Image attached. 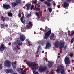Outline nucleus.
<instances>
[{
	"mask_svg": "<svg viewBox=\"0 0 74 74\" xmlns=\"http://www.w3.org/2000/svg\"><path fill=\"white\" fill-rule=\"evenodd\" d=\"M45 29H48V27H47V26H46L45 27Z\"/></svg>",
	"mask_w": 74,
	"mask_h": 74,
	"instance_id": "obj_50",
	"label": "nucleus"
},
{
	"mask_svg": "<svg viewBox=\"0 0 74 74\" xmlns=\"http://www.w3.org/2000/svg\"><path fill=\"white\" fill-rule=\"evenodd\" d=\"M53 65L52 61H49L48 63V66L50 68L51 67H52Z\"/></svg>",
	"mask_w": 74,
	"mask_h": 74,
	"instance_id": "obj_21",
	"label": "nucleus"
},
{
	"mask_svg": "<svg viewBox=\"0 0 74 74\" xmlns=\"http://www.w3.org/2000/svg\"><path fill=\"white\" fill-rule=\"evenodd\" d=\"M16 1V2H14L12 4V5L13 7H16L18 4H21L22 3V2H21V0H15Z\"/></svg>",
	"mask_w": 74,
	"mask_h": 74,
	"instance_id": "obj_8",
	"label": "nucleus"
},
{
	"mask_svg": "<svg viewBox=\"0 0 74 74\" xmlns=\"http://www.w3.org/2000/svg\"><path fill=\"white\" fill-rule=\"evenodd\" d=\"M70 57H73V53H71L69 54Z\"/></svg>",
	"mask_w": 74,
	"mask_h": 74,
	"instance_id": "obj_37",
	"label": "nucleus"
},
{
	"mask_svg": "<svg viewBox=\"0 0 74 74\" xmlns=\"http://www.w3.org/2000/svg\"><path fill=\"white\" fill-rule=\"evenodd\" d=\"M5 19L7 21H9L10 20V18L8 17H5Z\"/></svg>",
	"mask_w": 74,
	"mask_h": 74,
	"instance_id": "obj_39",
	"label": "nucleus"
},
{
	"mask_svg": "<svg viewBox=\"0 0 74 74\" xmlns=\"http://www.w3.org/2000/svg\"><path fill=\"white\" fill-rule=\"evenodd\" d=\"M57 7H58V8H59V7H60V5H58L57 6Z\"/></svg>",
	"mask_w": 74,
	"mask_h": 74,
	"instance_id": "obj_53",
	"label": "nucleus"
},
{
	"mask_svg": "<svg viewBox=\"0 0 74 74\" xmlns=\"http://www.w3.org/2000/svg\"><path fill=\"white\" fill-rule=\"evenodd\" d=\"M65 42L64 41H62L60 42V43L59 44L60 47L62 48H63L64 47V44Z\"/></svg>",
	"mask_w": 74,
	"mask_h": 74,
	"instance_id": "obj_11",
	"label": "nucleus"
},
{
	"mask_svg": "<svg viewBox=\"0 0 74 74\" xmlns=\"http://www.w3.org/2000/svg\"><path fill=\"white\" fill-rule=\"evenodd\" d=\"M55 37V35L53 33H52L50 37V38L51 40H52Z\"/></svg>",
	"mask_w": 74,
	"mask_h": 74,
	"instance_id": "obj_24",
	"label": "nucleus"
},
{
	"mask_svg": "<svg viewBox=\"0 0 74 74\" xmlns=\"http://www.w3.org/2000/svg\"><path fill=\"white\" fill-rule=\"evenodd\" d=\"M25 36L23 34H22L20 35V39L21 41H25Z\"/></svg>",
	"mask_w": 74,
	"mask_h": 74,
	"instance_id": "obj_16",
	"label": "nucleus"
},
{
	"mask_svg": "<svg viewBox=\"0 0 74 74\" xmlns=\"http://www.w3.org/2000/svg\"><path fill=\"white\" fill-rule=\"evenodd\" d=\"M24 18V14H23L22 17L20 18V20L21 22H22L23 23H24V21H23Z\"/></svg>",
	"mask_w": 74,
	"mask_h": 74,
	"instance_id": "obj_25",
	"label": "nucleus"
},
{
	"mask_svg": "<svg viewBox=\"0 0 74 74\" xmlns=\"http://www.w3.org/2000/svg\"><path fill=\"white\" fill-rule=\"evenodd\" d=\"M44 3L45 4H46L47 6L49 7L51 6V3L49 2H48L47 1H45L44 2Z\"/></svg>",
	"mask_w": 74,
	"mask_h": 74,
	"instance_id": "obj_22",
	"label": "nucleus"
},
{
	"mask_svg": "<svg viewBox=\"0 0 74 74\" xmlns=\"http://www.w3.org/2000/svg\"><path fill=\"white\" fill-rule=\"evenodd\" d=\"M33 3L34 4H37V0H35V1H33L32 3V4H33Z\"/></svg>",
	"mask_w": 74,
	"mask_h": 74,
	"instance_id": "obj_32",
	"label": "nucleus"
},
{
	"mask_svg": "<svg viewBox=\"0 0 74 74\" xmlns=\"http://www.w3.org/2000/svg\"><path fill=\"white\" fill-rule=\"evenodd\" d=\"M7 24L5 23H3L1 24V29H5L7 28Z\"/></svg>",
	"mask_w": 74,
	"mask_h": 74,
	"instance_id": "obj_12",
	"label": "nucleus"
},
{
	"mask_svg": "<svg viewBox=\"0 0 74 74\" xmlns=\"http://www.w3.org/2000/svg\"><path fill=\"white\" fill-rule=\"evenodd\" d=\"M47 1H48L49 3H51V0H47Z\"/></svg>",
	"mask_w": 74,
	"mask_h": 74,
	"instance_id": "obj_49",
	"label": "nucleus"
},
{
	"mask_svg": "<svg viewBox=\"0 0 74 74\" xmlns=\"http://www.w3.org/2000/svg\"><path fill=\"white\" fill-rule=\"evenodd\" d=\"M42 31H43V32H44V29H42Z\"/></svg>",
	"mask_w": 74,
	"mask_h": 74,
	"instance_id": "obj_54",
	"label": "nucleus"
},
{
	"mask_svg": "<svg viewBox=\"0 0 74 74\" xmlns=\"http://www.w3.org/2000/svg\"><path fill=\"white\" fill-rule=\"evenodd\" d=\"M14 73V70L13 69L10 68V69H6V73Z\"/></svg>",
	"mask_w": 74,
	"mask_h": 74,
	"instance_id": "obj_14",
	"label": "nucleus"
},
{
	"mask_svg": "<svg viewBox=\"0 0 74 74\" xmlns=\"http://www.w3.org/2000/svg\"><path fill=\"white\" fill-rule=\"evenodd\" d=\"M40 49H41V46L39 45L38 46L37 51L36 52V55H38V53H39V55H40L41 53V51H40Z\"/></svg>",
	"mask_w": 74,
	"mask_h": 74,
	"instance_id": "obj_10",
	"label": "nucleus"
},
{
	"mask_svg": "<svg viewBox=\"0 0 74 74\" xmlns=\"http://www.w3.org/2000/svg\"><path fill=\"white\" fill-rule=\"evenodd\" d=\"M8 16L10 17H12V13L11 12H8Z\"/></svg>",
	"mask_w": 74,
	"mask_h": 74,
	"instance_id": "obj_28",
	"label": "nucleus"
},
{
	"mask_svg": "<svg viewBox=\"0 0 74 74\" xmlns=\"http://www.w3.org/2000/svg\"><path fill=\"white\" fill-rule=\"evenodd\" d=\"M2 7L3 9H9L10 8V6L9 5H7V4H3Z\"/></svg>",
	"mask_w": 74,
	"mask_h": 74,
	"instance_id": "obj_13",
	"label": "nucleus"
},
{
	"mask_svg": "<svg viewBox=\"0 0 74 74\" xmlns=\"http://www.w3.org/2000/svg\"><path fill=\"white\" fill-rule=\"evenodd\" d=\"M25 7H27V10H29V8L30 7V5L29 4H26L25 5Z\"/></svg>",
	"mask_w": 74,
	"mask_h": 74,
	"instance_id": "obj_29",
	"label": "nucleus"
},
{
	"mask_svg": "<svg viewBox=\"0 0 74 74\" xmlns=\"http://www.w3.org/2000/svg\"><path fill=\"white\" fill-rule=\"evenodd\" d=\"M40 10H41V8H36V11H40Z\"/></svg>",
	"mask_w": 74,
	"mask_h": 74,
	"instance_id": "obj_33",
	"label": "nucleus"
},
{
	"mask_svg": "<svg viewBox=\"0 0 74 74\" xmlns=\"http://www.w3.org/2000/svg\"><path fill=\"white\" fill-rule=\"evenodd\" d=\"M5 17H1V20L3 22H5Z\"/></svg>",
	"mask_w": 74,
	"mask_h": 74,
	"instance_id": "obj_27",
	"label": "nucleus"
},
{
	"mask_svg": "<svg viewBox=\"0 0 74 74\" xmlns=\"http://www.w3.org/2000/svg\"><path fill=\"white\" fill-rule=\"evenodd\" d=\"M33 9L34 10H36V8H34H34H33Z\"/></svg>",
	"mask_w": 74,
	"mask_h": 74,
	"instance_id": "obj_52",
	"label": "nucleus"
},
{
	"mask_svg": "<svg viewBox=\"0 0 74 74\" xmlns=\"http://www.w3.org/2000/svg\"><path fill=\"white\" fill-rule=\"evenodd\" d=\"M44 51H42V53H44Z\"/></svg>",
	"mask_w": 74,
	"mask_h": 74,
	"instance_id": "obj_55",
	"label": "nucleus"
},
{
	"mask_svg": "<svg viewBox=\"0 0 74 74\" xmlns=\"http://www.w3.org/2000/svg\"><path fill=\"white\" fill-rule=\"evenodd\" d=\"M53 5L54 7H56V3H53Z\"/></svg>",
	"mask_w": 74,
	"mask_h": 74,
	"instance_id": "obj_47",
	"label": "nucleus"
},
{
	"mask_svg": "<svg viewBox=\"0 0 74 74\" xmlns=\"http://www.w3.org/2000/svg\"><path fill=\"white\" fill-rule=\"evenodd\" d=\"M64 66L63 64L57 66V70L56 71L57 73H60H60L61 74H64L65 73V70L64 69Z\"/></svg>",
	"mask_w": 74,
	"mask_h": 74,
	"instance_id": "obj_3",
	"label": "nucleus"
},
{
	"mask_svg": "<svg viewBox=\"0 0 74 74\" xmlns=\"http://www.w3.org/2000/svg\"><path fill=\"white\" fill-rule=\"evenodd\" d=\"M74 38H72L71 40V43H73L74 42Z\"/></svg>",
	"mask_w": 74,
	"mask_h": 74,
	"instance_id": "obj_38",
	"label": "nucleus"
},
{
	"mask_svg": "<svg viewBox=\"0 0 74 74\" xmlns=\"http://www.w3.org/2000/svg\"><path fill=\"white\" fill-rule=\"evenodd\" d=\"M36 15H37V16H39V13L37 12H36L35 13Z\"/></svg>",
	"mask_w": 74,
	"mask_h": 74,
	"instance_id": "obj_40",
	"label": "nucleus"
},
{
	"mask_svg": "<svg viewBox=\"0 0 74 74\" xmlns=\"http://www.w3.org/2000/svg\"><path fill=\"white\" fill-rule=\"evenodd\" d=\"M6 48V47L4 45H2L0 46V51L2 52L4 51V49Z\"/></svg>",
	"mask_w": 74,
	"mask_h": 74,
	"instance_id": "obj_17",
	"label": "nucleus"
},
{
	"mask_svg": "<svg viewBox=\"0 0 74 74\" xmlns=\"http://www.w3.org/2000/svg\"><path fill=\"white\" fill-rule=\"evenodd\" d=\"M17 71L18 72L19 74L21 73V74H26V72L25 70H23L21 69V68H19L18 69Z\"/></svg>",
	"mask_w": 74,
	"mask_h": 74,
	"instance_id": "obj_9",
	"label": "nucleus"
},
{
	"mask_svg": "<svg viewBox=\"0 0 74 74\" xmlns=\"http://www.w3.org/2000/svg\"><path fill=\"white\" fill-rule=\"evenodd\" d=\"M48 10H49V12H52V8L51 7L48 8Z\"/></svg>",
	"mask_w": 74,
	"mask_h": 74,
	"instance_id": "obj_31",
	"label": "nucleus"
},
{
	"mask_svg": "<svg viewBox=\"0 0 74 74\" xmlns=\"http://www.w3.org/2000/svg\"><path fill=\"white\" fill-rule=\"evenodd\" d=\"M59 41L56 40L55 42L54 46L56 48H58L59 47Z\"/></svg>",
	"mask_w": 74,
	"mask_h": 74,
	"instance_id": "obj_18",
	"label": "nucleus"
},
{
	"mask_svg": "<svg viewBox=\"0 0 74 74\" xmlns=\"http://www.w3.org/2000/svg\"><path fill=\"white\" fill-rule=\"evenodd\" d=\"M49 74H54L53 72L52 71H51L49 73Z\"/></svg>",
	"mask_w": 74,
	"mask_h": 74,
	"instance_id": "obj_43",
	"label": "nucleus"
},
{
	"mask_svg": "<svg viewBox=\"0 0 74 74\" xmlns=\"http://www.w3.org/2000/svg\"><path fill=\"white\" fill-rule=\"evenodd\" d=\"M69 4L67 2H64V3L63 4V7L64 8H66V7H69Z\"/></svg>",
	"mask_w": 74,
	"mask_h": 74,
	"instance_id": "obj_19",
	"label": "nucleus"
},
{
	"mask_svg": "<svg viewBox=\"0 0 74 74\" xmlns=\"http://www.w3.org/2000/svg\"><path fill=\"white\" fill-rule=\"evenodd\" d=\"M2 67H3L2 66L0 65V70H1V69H2Z\"/></svg>",
	"mask_w": 74,
	"mask_h": 74,
	"instance_id": "obj_46",
	"label": "nucleus"
},
{
	"mask_svg": "<svg viewBox=\"0 0 74 74\" xmlns=\"http://www.w3.org/2000/svg\"><path fill=\"white\" fill-rule=\"evenodd\" d=\"M34 5H32L31 6V8H30L31 10H32L33 9V8H34Z\"/></svg>",
	"mask_w": 74,
	"mask_h": 74,
	"instance_id": "obj_36",
	"label": "nucleus"
},
{
	"mask_svg": "<svg viewBox=\"0 0 74 74\" xmlns=\"http://www.w3.org/2000/svg\"><path fill=\"white\" fill-rule=\"evenodd\" d=\"M12 74H18L16 73H13Z\"/></svg>",
	"mask_w": 74,
	"mask_h": 74,
	"instance_id": "obj_56",
	"label": "nucleus"
},
{
	"mask_svg": "<svg viewBox=\"0 0 74 74\" xmlns=\"http://www.w3.org/2000/svg\"><path fill=\"white\" fill-rule=\"evenodd\" d=\"M47 32V30L46 29H44V33H45L44 37L45 39L48 38L49 37L50 35H51V33H52V31L51 30H49Z\"/></svg>",
	"mask_w": 74,
	"mask_h": 74,
	"instance_id": "obj_4",
	"label": "nucleus"
},
{
	"mask_svg": "<svg viewBox=\"0 0 74 74\" xmlns=\"http://www.w3.org/2000/svg\"><path fill=\"white\" fill-rule=\"evenodd\" d=\"M71 1H73V0H67V1L69 2V3H71Z\"/></svg>",
	"mask_w": 74,
	"mask_h": 74,
	"instance_id": "obj_44",
	"label": "nucleus"
},
{
	"mask_svg": "<svg viewBox=\"0 0 74 74\" xmlns=\"http://www.w3.org/2000/svg\"><path fill=\"white\" fill-rule=\"evenodd\" d=\"M28 43L29 44H30V41H28Z\"/></svg>",
	"mask_w": 74,
	"mask_h": 74,
	"instance_id": "obj_51",
	"label": "nucleus"
},
{
	"mask_svg": "<svg viewBox=\"0 0 74 74\" xmlns=\"http://www.w3.org/2000/svg\"><path fill=\"white\" fill-rule=\"evenodd\" d=\"M38 44H40L41 45H43V44H44V43H45V41H44L43 40H42L41 41H39L38 42Z\"/></svg>",
	"mask_w": 74,
	"mask_h": 74,
	"instance_id": "obj_23",
	"label": "nucleus"
},
{
	"mask_svg": "<svg viewBox=\"0 0 74 74\" xmlns=\"http://www.w3.org/2000/svg\"><path fill=\"white\" fill-rule=\"evenodd\" d=\"M26 27L28 29H31V28H32V25H31V22H29L28 25L26 26Z\"/></svg>",
	"mask_w": 74,
	"mask_h": 74,
	"instance_id": "obj_20",
	"label": "nucleus"
},
{
	"mask_svg": "<svg viewBox=\"0 0 74 74\" xmlns=\"http://www.w3.org/2000/svg\"><path fill=\"white\" fill-rule=\"evenodd\" d=\"M4 65L6 67L10 68L11 67V62L8 60H6L4 62Z\"/></svg>",
	"mask_w": 74,
	"mask_h": 74,
	"instance_id": "obj_5",
	"label": "nucleus"
},
{
	"mask_svg": "<svg viewBox=\"0 0 74 74\" xmlns=\"http://www.w3.org/2000/svg\"><path fill=\"white\" fill-rule=\"evenodd\" d=\"M67 45H66L64 46V49L65 50H66V49H67Z\"/></svg>",
	"mask_w": 74,
	"mask_h": 74,
	"instance_id": "obj_35",
	"label": "nucleus"
},
{
	"mask_svg": "<svg viewBox=\"0 0 74 74\" xmlns=\"http://www.w3.org/2000/svg\"><path fill=\"white\" fill-rule=\"evenodd\" d=\"M22 42H21L19 40H17L15 41L14 42V45H16V46L14 47L13 48V50H14L16 52H18V50L19 49L18 45H22Z\"/></svg>",
	"mask_w": 74,
	"mask_h": 74,
	"instance_id": "obj_2",
	"label": "nucleus"
},
{
	"mask_svg": "<svg viewBox=\"0 0 74 74\" xmlns=\"http://www.w3.org/2000/svg\"><path fill=\"white\" fill-rule=\"evenodd\" d=\"M71 34L72 36L74 35V32H71Z\"/></svg>",
	"mask_w": 74,
	"mask_h": 74,
	"instance_id": "obj_42",
	"label": "nucleus"
},
{
	"mask_svg": "<svg viewBox=\"0 0 74 74\" xmlns=\"http://www.w3.org/2000/svg\"><path fill=\"white\" fill-rule=\"evenodd\" d=\"M43 60L44 61H47V60H47V58H44L43 59Z\"/></svg>",
	"mask_w": 74,
	"mask_h": 74,
	"instance_id": "obj_41",
	"label": "nucleus"
},
{
	"mask_svg": "<svg viewBox=\"0 0 74 74\" xmlns=\"http://www.w3.org/2000/svg\"><path fill=\"white\" fill-rule=\"evenodd\" d=\"M47 69H48V68L46 66L43 67L42 66H40L39 67L38 70L40 73H42L43 72L47 70Z\"/></svg>",
	"mask_w": 74,
	"mask_h": 74,
	"instance_id": "obj_6",
	"label": "nucleus"
},
{
	"mask_svg": "<svg viewBox=\"0 0 74 74\" xmlns=\"http://www.w3.org/2000/svg\"><path fill=\"white\" fill-rule=\"evenodd\" d=\"M15 34L14 33L12 34V37H14L15 36Z\"/></svg>",
	"mask_w": 74,
	"mask_h": 74,
	"instance_id": "obj_48",
	"label": "nucleus"
},
{
	"mask_svg": "<svg viewBox=\"0 0 74 74\" xmlns=\"http://www.w3.org/2000/svg\"><path fill=\"white\" fill-rule=\"evenodd\" d=\"M34 62L30 61H27L26 62V64H27L28 67H32V70H37L38 68V64L36 63L34 65Z\"/></svg>",
	"mask_w": 74,
	"mask_h": 74,
	"instance_id": "obj_1",
	"label": "nucleus"
},
{
	"mask_svg": "<svg viewBox=\"0 0 74 74\" xmlns=\"http://www.w3.org/2000/svg\"><path fill=\"white\" fill-rule=\"evenodd\" d=\"M31 16V14H27V16L26 17L27 18H29L30 16Z\"/></svg>",
	"mask_w": 74,
	"mask_h": 74,
	"instance_id": "obj_34",
	"label": "nucleus"
},
{
	"mask_svg": "<svg viewBox=\"0 0 74 74\" xmlns=\"http://www.w3.org/2000/svg\"><path fill=\"white\" fill-rule=\"evenodd\" d=\"M9 38L10 39V40H12V37L11 36H10L9 37Z\"/></svg>",
	"mask_w": 74,
	"mask_h": 74,
	"instance_id": "obj_45",
	"label": "nucleus"
},
{
	"mask_svg": "<svg viewBox=\"0 0 74 74\" xmlns=\"http://www.w3.org/2000/svg\"><path fill=\"white\" fill-rule=\"evenodd\" d=\"M33 72L34 74H39V73L38 72L36 71H33Z\"/></svg>",
	"mask_w": 74,
	"mask_h": 74,
	"instance_id": "obj_30",
	"label": "nucleus"
},
{
	"mask_svg": "<svg viewBox=\"0 0 74 74\" xmlns=\"http://www.w3.org/2000/svg\"><path fill=\"white\" fill-rule=\"evenodd\" d=\"M12 66L13 68L14 69H16V64L14 62H12Z\"/></svg>",
	"mask_w": 74,
	"mask_h": 74,
	"instance_id": "obj_26",
	"label": "nucleus"
},
{
	"mask_svg": "<svg viewBox=\"0 0 74 74\" xmlns=\"http://www.w3.org/2000/svg\"><path fill=\"white\" fill-rule=\"evenodd\" d=\"M51 47V43L48 42L47 43L46 45L45 49H49Z\"/></svg>",
	"mask_w": 74,
	"mask_h": 74,
	"instance_id": "obj_15",
	"label": "nucleus"
},
{
	"mask_svg": "<svg viewBox=\"0 0 74 74\" xmlns=\"http://www.w3.org/2000/svg\"><path fill=\"white\" fill-rule=\"evenodd\" d=\"M66 13H67V12H66Z\"/></svg>",
	"mask_w": 74,
	"mask_h": 74,
	"instance_id": "obj_57",
	"label": "nucleus"
},
{
	"mask_svg": "<svg viewBox=\"0 0 74 74\" xmlns=\"http://www.w3.org/2000/svg\"><path fill=\"white\" fill-rule=\"evenodd\" d=\"M65 63L66 64H68V66H69V64L70 63V60L67 56H66L64 58Z\"/></svg>",
	"mask_w": 74,
	"mask_h": 74,
	"instance_id": "obj_7",
	"label": "nucleus"
}]
</instances>
